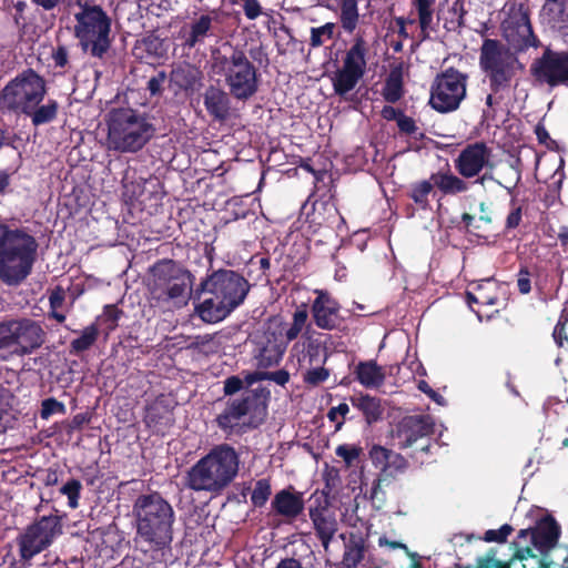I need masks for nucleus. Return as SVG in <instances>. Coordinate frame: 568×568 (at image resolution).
<instances>
[{
    "instance_id": "nucleus-1",
    "label": "nucleus",
    "mask_w": 568,
    "mask_h": 568,
    "mask_svg": "<svg viewBox=\"0 0 568 568\" xmlns=\"http://www.w3.org/2000/svg\"><path fill=\"white\" fill-rule=\"evenodd\" d=\"M204 300L196 306V313L206 323L224 320L245 300L250 284L231 270L213 272L201 284Z\"/></svg>"
},
{
    "instance_id": "nucleus-2",
    "label": "nucleus",
    "mask_w": 568,
    "mask_h": 568,
    "mask_svg": "<svg viewBox=\"0 0 568 568\" xmlns=\"http://www.w3.org/2000/svg\"><path fill=\"white\" fill-rule=\"evenodd\" d=\"M37 248L32 235L0 220V281L9 286L21 284L32 271Z\"/></svg>"
},
{
    "instance_id": "nucleus-3",
    "label": "nucleus",
    "mask_w": 568,
    "mask_h": 568,
    "mask_svg": "<svg viewBox=\"0 0 568 568\" xmlns=\"http://www.w3.org/2000/svg\"><path fill=\"white\" fill-rule=\"evenodd\" d=\"M239 465L240 458L233 447L217 445L190 468L186 486L195 491L219 493L236 477Z\"/></svg>"
},
{
    "instance_id": "nucleus-4",
    "label": "nucleus",
    "mask_w": 568,
    "mask_h": 568,
    "mask_svg": "<svg viewBox=\"0 0 568 568\" xmlns=\"http://www.w3.org/2000/svg\"><path fill=\"white\" fill-rule=\"evenodd\" d=\"M105 148L120 153L142 150L155 133L148 116L133 109H114L106 118Z\"/></svg>"
},
{
    "instance_id": "nucleus-5",
    "label": "nucleus",
    "mask_w": 568,
    "mask_h": 568,
    "mask_svg": "<svg viewBox=\"0 0 568 568\" xmlns=\"http://www.w3.org/2000/svg\"><path fill=\"white\" fill-rule=\"evenodd\" d=\"M192 285V274L173 261H161L151 268L149 293L159 307L171 311L186 305Z\"/></svg>"
},
{
    "instance_id": "nucleus-6",
    "label": "nucleus",
    "mask_w": 568,
    "mask_h": 568,
    "mask_svg": "<svg viewBox=\"0 0 568 568\" xmlns=\"http://www.w3.org/2000/svg\"><path fill=\"white\" fill-rule=\"evenodd\" d=\"M133 513L136 517L138 535L144 541L155 547H162L171 541L174 511L159 494L139 496Z\"/></svg>"
},
{
    "instance_id": "nucleus-7",
    "label": "nucleus",
    "mask_w": 568,
    "mask_h": 568,
    "mask_svg": "<svg viewBox=\"0 0 568 568\" xmlns=\"http://www.w3.org/2000/svg\"><path fill=\"white\" fill-rule=\"evenodd\" d=\"M73 11L74 36L83 51L101 58L110 48L111 20L100 6L77 0L69 4Z\"/></svg>"
},
{
    "instance_id": "nucleus-8",
    "label": "nucleus",
    "mask_w": 568,
    "mask_h": 568,
    "mask_svg": "<svg viewBox=\"0 0 568 568\" xmlns=\"http://www.w3.org/2000/svg\"><path fill=\"white\" fill-rule=\"evenodd\" d=\"M211 70L224 78L230 94L237 100H247L257 91L256 69L240 49H234L230 55L214 53Z\"/></svg>"
},
{
    "instance_id": "nucleus-9",
    "label": "nucleus",
    "mask_w": 568,
    "mask_h": 568,
    "mask_svg": "<svg viewBox=\"0 0 568 568\" xmlns=\"http://www.w3.org/2000/svg\"><path fill=\"white\" fill-rule=\"evenodd\" d=\"M44 342L40 323L31 318H11L0 322V359L31 354Z\"/></svg>"
},
{
    "instance_id": "nucleus-10",
    "label": "nucleus",
    "mask_w": 568,
    "mask_h": 568,
    "mask_svg": "<svg viewBox=\"0 0 568 568\" xmlns=\"http://www.w3.org/2000/svg\"><path fill=\"white\" fill-rule=\"evenodd\" d=\"M479 62L494 92L508 89L516 72L523 69L517 57L508 48L491 39L484 41Z\"/></svg>"
},
{
    "instance_id": "nucleus-11",
    "label": "nucleus",
    "mask_w": 568,
    "mask_h": 568,
    "mask_svg": "<svg viewBox=\"0 0 568 568\" xmlns=\"http://www.w3.org/2000/svg\"><path fill=\"white\" fill-rule=\"evenodd\" d=\"M44 94V80L33 70H28L4 87L0 95V108L30 113L43 100Z\"/></svg>"
},
{
    "instance_id": "nucleus-12",
    "label": "nucleus",
    "mask_w": 568,
    "mask_h": 568,
    "mask_svg": "<svg viewBox=\"0 0 568 568\" xmlns=\"http://www.w3.org/2000/svg\"><path fill=\"white\" fill-rule=\"evenodd\" d=\"M468 75L454 68L437 74L430 87V106L440 113L457 110L466 98Z\"/></svg>"
},
{
    "instance_id": "nucleus-13",
    "label": "nucleus",
    "mask_w": 568,
    "mask_h": 568,
    "mask_svg": "<svg viewBox=\"0 0 568 568\" xmlns=\"http://www.w3.org/2000/svg\"><path fill=\"white\" fill-rule=\"evenodd\" d=\"M366 41L363 36H356L345 54L342 68L332 75V84L336 94L346 95L363 78L366 70Z\"/></svg>"
},
{
    "instance_id": "nucleus-14",
    "label": "nucleus",
    "mask_w": 568,
    "mask_h": 568,
    "mask_svg": "<svg viewBox=\"0 0 568 568\" xmlns=\"http://www.w3.org/2000/svg\"><path fill=\"white\" fill-rule=\"evenodd\" d=\"M255 358L261 367L277 365L282 359L288 343L284 338V322L280 317L270 318L261 334L255 336Z\"/></svg>"
},
{
    "instance_id": "nucleus-15",
    "label": "nucleus",
    "mask_w": 568,
    "mask_h": 568,
    "mask_svg": "<svg viewBox=\"0 0 568 568\" xmlns=\"http://www.w3.org/2000/svg\"><path fill=\"white\" fill-rule=\"evenodd\" d=\"M61 534V525L55 516H44L30 525L18 539L21 558L29 560L47 549Z\"/></svg>"
},
{
    "instance_id": "nucleus-16",
    "label": "nucleus",
    "mask_w": 568,
    "mask_h": 568,
    "mask_svg": "<svg viewBox=\"0 0 568 568\" xmlns=\"http://www.w3.org/2000/svg\"><path fill=\"white\" fill-rule=\"evenodd\" d=\"M530 73L539 85H568V51L556 52L546 49L542 55L531 63Z\"/></svg>"
},
{
    "instance_id": "nucleus-17",
    "label": "nucleus",
    "mask_w": 568,
    "mask_h": 568,
    "mask_svg": "<svg viewBox=\"0 0 568 568\" xmlns=\"http://www.w3.org/2000/svg\"><path fill=\"white\" fill-rule=\"evenodd\" d=\"M247 414L260 419L266 415L265 403L253 390L246 392L241 398L229 402L225 409L216 417V422L221 428L230 429L237 426L240 419Z\"/></svg>"
},
{
    "instance_id": "nucleus-18",
    "label": "nucleus",
    "mask_w": 568,
    "mask_h": 568,
    "mask_svg": "<svg viewBox=\"0 0 568 568\" xmlns=\"http://www.w3.org/2000/svg\"><path fill=\"white\" fill-rule=\"evenodd\" d=\"M456 171L462 178L477 176L484 169H491V150L483 142L464 148L454 160Z\"/></svg>"
},
{
    "instance_id": "nucleus-19",
    "label": "nucleus",
    "mask_w": 568,
    "mask_h": 568,
    "mask_svg": "<svg viewBox=\"0 0 568 568\" xmlns=\"http://www.w3.org/2000/svg\"><path fill=\"white\" fill-rule=\"evenodd\" d=\"M503 33L508 43L518 51L536 45L529 18L524 12H516L504 21Z\"/></svg>"
},
{
    "instance_id": "nucleus-20",
    "label": "nucleus",
    "mask_w": 568,
    "mask_h": 568,
    "mask_svg": "<svg viewBox=\"0 0 568 568\" xmlns=\"http://www.w3.org/2000/svg\"><path fill=\"white\" fill-rule=\"evenodd\" d=\"M315 294L311 308L314 323L322 329L337 328L342 323L339 303L325 291L317 290Z\"/></svg>"
},
{
    "instance_id": "nucleus-21",
    "label": "nucleus",
    "mask_w": 568,
    "mask_h": 568,
    "mask_svg": "<svg viewBox=\"0 0 568 568\" xmlns=\"http://www.w3.org/2000/svg\"><path fill=\"white\" fill-rule=\"evenodd\" d=\"M559 526L552 518L540 520L534 529H523L518 534V544L530 541L537 551L542 555L552 549L559 538Z\"/></svg>"
},
{
    "instance_id": "nucleus-22",
    "label": "nucleus",
    "mask_w": 568,
    "mask_h": 568,
    "mask_svg": "<svg viewBox=\"0 0 568 568\" xmlns=\"http://www.w3.org/2000/svg\"><path fill=\"white\" fill-rule=\"evenodd\" d=\"M303 337L304 341L295 343L291 349V355L296 358L298 369L325 364L328 357L326 348L322 347L321 343L308 332H304Z\"/></svg>"
},
{
    "instance_id": "nucleus-23",
    "label": "nucleus",
    "mask_w": 568,
    "mask_h": 568,
    "mask_svg": "<svg viewBox=\"0 0 568 568\" xmlns=\"http://www.w3.org/2000/svg\"><path fill=\"white\" fill-rule=\"evenodd\" d=\"M433 432V423L428 416H408L398 425L396 438L402 449L410 447L418 438Z\"/></svg>"
},
{
    "instance_id": "nucleus-24",
    "label": "nucleus",
    "mask_w": 568,
    "mask_h": 568,
    "mask_svg": "<svg viewBox=\"0 0 568 568\" xmlns=\"http://www.w3.org/2000/svg\"><path fill=\"white\" fill-rule=\"evenodd\" d=\"M316 500L318 501L317 506L310 508V518L324 549L327 550L331 540L337 531V521L327 509L326 500Z\"/></svg>"
},
{
    "instance_id": "nucleus-25",
    "label": "nucleus",
    "mask_w": 568,
    "mask_h": 568,
    "mask_svg": "<svg viewBox=\"0 0 568 568\" xmlns=\"http://www.w3.org/2000/svg\"><path fill=\"white\" fill-rule=\"evenodd\" d=\"M203 103L207 113L216 121H225L230 115L231 100L229 94L215 85H210L203 93Z\"/></svg>"
},
{
    "instance_id": "nucleus-26",
    "label": "nucleus",
    "mask_w": 568,
    "mask_h": 568,
    "mask_svg": "<svg viewBox=\"0 0 568 568\" xmlns=\"http://www.w3.org/2000/svg\"><path fill=\"white\" fill-rule=\"evenodd\" d=\"M272 508L277 515L286 519H294L302 514L304 509L302 494L283 489L274 496Z\"/></svg>"
},
{
    "instance_id": "nucleus-27",
    "label": "nucleus",
    "mask_w": 568,
    "mask_h": 568,
    "mask_svg": "<svg viewBox=\"0 0 568 568\" xmlns=\"http://www.w3.org/2000/svg\"><path fill=\"white\" fill-rule=\"evenodd\" d=\"M202 71L190 63L178 64L170 73L171 85L184 91H195L199 89L202 84Z\"/></svg>"
},
{
    "instance_id": "nucleus-28",
    "label": "nucleus",
    "mask_w": 568,
    "mask_h": 568,
    "mask_svg": "<svg viewBox=\"0 0 568 568\" xmlns=\"http://www.w3.org/2000/svg\"><path fill=\"white\" fill-rule=\"evenodd\" d=\"M356 379L365 388L375 389L385 382V371L375 361L359 362L354 371Z\"/></svg>"
},
{
    "instance_id": "nucleus-29",
    "label": "nucleus",
    "mask_w": 568,
    "mask_h": 568,
    "mask_svg": "<svg viewBox=\"0 0 568 568\" xmlns=\"http://www.w3.org/2000/svg\"><path fill=\"white\" fill-rule=\"evenodd\" d=\"M214 17L211 14H201L194 18L189 27V33L185 38V45L194 48L203 43L205 38L212 34Z\"/></svg>"
},
{
    "instance_id": "nucleus-30",
    "label": "nucleus",
    "mask_w": 568,
    "mask_h": 568,
    "mask_svg": "<svg viewBox=\"0 0 568 568\" xmlns=\"http://www.w3.org/2000/svg\"><path fill=\"white\" fill-rule=\"evenodd\" d=\"M544 13L564 36H568V0H547Z\"/></svg>"
},
{
    "instance_id": "nucleus-31",
    "label": "nucleus",
    "mask_w": 568,
    "mask_h": 568,
    "mask_svg": "<svg viewBox=\"0 0 568 568\" xmlns=\"http://www.w3.org/2000/svg\"><path fill=\"white\" fill-rule=\"evenodd\" d=\"M430 180L440 192L448 195L465 193L469 189L465 180L450 172L433 174Z\"/></svg>"
},
{
    "instance_id": "nucleus-32",
    "label": "nucleus",
    "mask_w": 568,
    "mask_h": 568,
    "mask_svg": "<svg viewBox=\"0 0 568 568\" xmlns=\"http://www.w3.org/2000/svg\"><path fill=\"white\" fill-rule=\"evenodd\" d=\"M304 329L310 333L311 324L308 323V312L303 304L294 311L290 326L287 328L284 326V338L290 343L296 339Z\"/></svg>"
},
{
    "instance_id": "nucleus-33",
    "label": "nucleus",
    "mask_w": 568,
    "mask_h": 568,
    "mask_svg": "<svg viewBox=\"0 0 568 568\" xmlns=\"http://www.w3.org/2000/svg\"><path fill=\"white\" fill-rule=\"evenodd\" d=\"M339 8V22L347 33H353L359 21L356 0H336Z\"/></svg>"
},
{
    "instance_id": "nucleus-34",
    "label": "nucleus",
    "mask_w": 568,
    "mask_h": 568,
    "mask_svg": "<svg viewBox=\"0 0 568 568\" xmlns=\"http://www.w3.org/2000/svg\"><path fill=\"white\" fill-rule=\"evenodd\" d=\"M496 290V283L486 280L480 284H477L473 290L467 291V302L468 304L477 303L481 305H494L496 303V295L494 291Z\"/></svg>"
},
{
    "instance_id": "nucleus-35",
    "label": "nucleus",
    "mask_w": 568,
    "mask_h": 568,
    "mask_svg": "<svg viewBox=\"0 0 568 568\" xmlns=\"http://www.w3.org/2000/svg\"><path fill=\"white\" fill-rule=\"evenodd\" d=\"M352 403L365 415L368 423L377 420L383 413L379 400L369 395L352 398Z\"/></svg>"
},
{
    "instance_id": "nucleus-36",
    "label": "nucleus",
    "mask_w": 568,
    "mask_h": 568,
    "mask_svg": "<svg viewBox=\"0 0 568 568\" xmlns=\"http://www.w3.org/2000/svg\"><path fill=\"white\" fill-rule=\"evenodd\" d=\"M435 2L436 0H413V4L418 13V21L424 39L428 37V30L433 23Z\"/></svg>"
},
{
    "instance_id": "nucleus-37",
    "label": "nucleus",
    "mask_w": 568,
    "mask_h": 568,
    "mask_svg": "<svg viewBox=\"0 0 568 568\" xmlns=\"http://www.w3.org/2000/svg\"><path fill=\"white\" fill-rule=\"evenodd\" d=\"M58 112V103L54 100H49L45 104H39L32 109V112L27 113L31 116L32 123L34 125H41L48 122H51Z\"/></svg>"
},
{
    "instance_id": "nucleus-38",
    "label": "nucleus",
    "mask_w": 568,
    "mask_h": 568,
    "mask_svg": "<svg viewBox=\"0 0 568 568\" xmlns=\"http://www.w3.org/2000/svg\"><path fill=\"white\" fill-rule=\"evenodd\" d=\"M403 95V81L402 74L398 71H392L386 79L383 89V97L388 102H396Z\"/></svg>"
},
{
    "instance_id": "nucleus-39",
    "label": "nucleus",
    "mask_w": 568,
    "mask_h": 568,
    "mask_svg": "<svg viewBox=\"0 0 568 568\" xmlns=\"http://www.w3.org/2000/svg\"><path fill=\"white\" fill-rule=\"evenodd\" d=\"M365 546L363 541H351L343 556V565L345 568H356L364 559Z\"/></svg>"
},
{
    "instance_id": "nucleus-40",
    "label": "nucleus",
    "mask_w": 568,
    "mask_h": 568,
    "mask_svg": "<svg viewBox=\"0 0 568 568\" xmlns=\"http://www.w3.org/2000/svg\"><path fill=\"white\" fill-rule=\"evenodd\" d=\"M303 382L310 386H317L329 377V371L324 364H316L310 368H301Z\"/></svg>"
},
{
    "instance_id": "nucleus-41",
    "label": "nucleus",
    "mask_w": 568,
    "mask_h": 568,
    "mask_svg": "<svg viewBox=\"0 0 568 568\" xmlns=\"http://www.w3.org/2000/svg\"><path fill=\"white\" fill-rule=\"evenodd\" d=\"M434 186L435 185L433 181H420L413 185L410 197L418 206L422 209H427L428 195L433 191Z\"/></svg>"
},
{
    "instance_id": "nucleus-42",
    "label": "nucleus",
    "mask_w": 568,
    "mask_h": 568,
    "mask_svg": "<svg viewBox=\"0 0 568 568\" xmlns=\"http://www.w3.org/2000/svg\"><path fill=\"white\" fill-rule=\"evenodd\" d=\"M334 30H335V23H333V22H327L324 26H321L318 28H312L310 44L313 48L321 47L327 40H331L333 38Z\"/></svg>"
},
{
    "instance_id": "nucleus-43",
    "label": "nucleus",
    "mask_w": 568,
    "mask_h": 568,
    "mask_svg": "<svg viewBox=\"0 0 568 568\" xmlns=\"http://www.w3.org/2000/svg\"><path fill=\"white\" fill-rule=\"evenodd\" d=\"M97 337L98 329L94 326H88L82 331L80 337L72 341L71 347L75 352H83L95 342Z\"/></svg>"
},
{
    "instance_id": "nucleus-44",
    "label": "nucleus",
    "mask_w": 568,
    "mask_h": 568,
    "mask_svg": "<svg viewBox=\"0 0 568 568\" xmlns=\"http://www.w3.org/2000/svg\"><path fill=\"white\" fill-rule=\"evenodd\" d=\"M520 180V172L515 166L514 163H509L501 168L500 179L497 180V183L503 185L504 187L510 190L517 185Z\"/></svg>"
},
{
    "instance_id": "nucleus-45",
    "label": "nucleus",
    "mask_w": 568,
    "mask_h": 568,
    "mask_svg": "<svg viewBox=\"0 0 568 568\" xmlns=\"http://www.w3.org/2000/svg\"><path fill=\"white\" fill-rule=\"evenodd\" d=\"M270 495H271V485H270L268 480L261 479V480L256 481V484L253 488V491L251 495V500H252L253 505L261 507L267 501Z\"/></svg>"
},
{
    "instance_id": "nucleus-46",
    "label": "nucleus",
    "mask_w": 568,
    "mask_h": 568,
    "mask_svg": "<svg viewBox=\"0 0 568 568\" xmlns=\"http://www.w3.org/2000/svg\"><path fill=\"white\" fill-rule=\"evenodd\" d=\"M393 450L387 449L381 445H374L369 450V457L376 467L383 471L387 470V464Z\"/></svg>"
},
{
    "instance_id": "nucleus-47",
    "label": "nucleus",
    "mask_w": 568,
    "mask_h": 568,
    "mask_svg": "<svg viewBox=\"0 0 568 568\" xmlns=\"http://www.w3.org/2000/svg\"><path fill=\"white\" fill-rule=\"evenodd\" d=\"M80 489L81 483L77 479L69 480L61 488V493L68 496L69 505L72 508H75L78 506Z\"/></svg>"
},
{
    "instance_id": "nucleus-48",
    "label": "nucleus",
    "mask_w": 568,
    "mask_h": 568,
    "mask_svg": "<svg viewBox=\"0 0 568 568\" xmlns=\"http://www.w3.org/2000/svg\"><path fill=\"white\" fill-rule=\"evenodd\" d=\"M513 527L509 525H503L499 529H490L485 532L484 539L488 542H504L507 537L511 534Z\"/></svg>"
},
{
    "instance_id": "nucleus-49",
    "label": "nucleus",
    "mask_w": 568,
    "mask_h": 568,
    "mask_svg": "<svg viewBox=\"0 0 568 568\" xmlns=\"http://www.w3.org/2000/svg\"><path fill=\"white\" fill-rule=\"evenodd\" d=\"M336 455L344 459L347 466H351L361 454V448L351 445H339L336 448Z\"/></svg>"
},
{
    "instance_id": "nucleus-50",
    "label": "nucleus",
    "mask_w": 568,
    "mask_h": 568,
    "mask_svg": "<svg viewBox=\"0 0 568 568\" xmlns=\"http://www.w3.org/2000/svg\"><path fill=\"white\" fill-rule=\"evenodd\" d=\"M349 407L346 403H342L336 407H332L327 414L332 422L336 423V428L339 429L344 424V418L348 414Z\"/></svg>"
},
{
    "instance_id": "nucleus-51",
    "label": "nucleus",
    "mask_w": 568,
    "mask_h": 568,
    "mask_svg": "<svg viewBox=\"0 0 568 568\" xmlns=\"http://www.w3.org/2000/svg\"><path fill=\"white\" fill-rule=\"evenodd\" d=\"M242 1V8L244 11L245 17L248 20H255L257 17H260L263 13L262 6L260 4L258 0H241Z\"/></svg>"
},
{
    "instance_id": "nucleus-52",
    "label": "nucleus",
    "mask_w": 568,
    "mask_h": 568,
    "mask_svg": "<svg viewBox=\"0 0 568 568\" xmlns=\"http://www.w3.org/2000/svg\"><path fill=\"white\" fill-rule=\"evenodd\" d=\"M63 404L58 402L54 398H48L42 402V408H41V417L48 418L54 413L62 412L63 410Z\"/></svg>"
},
{
    "instance_id": "nucleus-53",
    "label": "nucleus",
    "mask_w": 568,
    "mask_h": 568,
    "mask_svg": "<svg viewBox=\"0 0 568 568\" xmlns=\"http://www.w3.org/2000/svg\"><path fill=\"white\" fill-rule=\"evenodd\" d=\"M397 125L399 130L407 134H417L418 128L415 121L405 114H399L397 118Z\"/></svg>"
},
{
    "instance_id": "nucleus-54",
    "label": "nucleus",
    "mask_w": 568,
    "mask_h": 568,
    "mask_svg": "<svg viewBox=\"0 0 568 568\" xmlns=\"http://www.w3.org/2000/svg\"><path fill=\"white\" fill-rule=\"evenodd\" d=\"M528 541H523V544H518V538L516 539V545H517V552H516V556L517 558H519L520 560H527L529 558H537V554H535V551H537V549L532 546H528L526 545Z\"/></svg>"
},
{
    "instance_id": "nucleus-55",
    "label": "nucleus",
    "mask_w": 568,
    "mask_h": 568,
    "mask_svg": "<svg viewBox=\"0 0 568 568\" xmlns=\"http://www.w3.org/2000/svg\"><path fill=\"white\" fill-rule=\"evenodd\" d=\"M407 467V460L399 454L392 452L388 464H387V470L394 469L396 471H404Z\"/></svg>"
},
{
    "instance_id": "nucleus-56",
    "label": "nucleus",
    "mask_w": 568,
    "mask_h": 568,
    "mask_svg": "<svg viewBox=\"0 0 568 568\" xmlns=\"http://www.w3.org/2000/svg\"><path fill=\"white\" fill-rule=\"evenodd\" d=\"M243 386V381L237 376H231L224 382V393L226 395H232L239 392Z\"/></svg>"
},
{
    "instance_id": "nucleus-57",
    "label": "nucleus",
    "mask_w": 568,
    "mask_h": 568,
    "mask_svg": "<svg viewBox=\"0 0 568 568\" xmlns=\"http://www.w3.org/2000/svg\"><path fill=\"white\" fill-rule=\"evenodd\" d=\"M266 379L273 381L274 383L284 386L290 381V374L285 369L276 372H266Z\"/></svg>"
},
{
    "instance_id": "nucleus-58",
    "label": "nucleus",
    "mask_w": 568,
    "mask_h": 568,
    "mask_svg": "<svg viewBox=\"0 0 568 568\" xmlns=\"http://www.w3.org/2000/svg\"><path fill=\"white\" fill-rule=\"evenodd\" d=\"M520 221H521V207L515 206L507 216L506 226H507V229H515L519 225Z\"/></svg>"
},
{
    "instance_id": "nucleus-59",
    "label": "nucleus",
    "mask_w": 568,
    "mask_h": 568,
    "mask_svg": "<svg viewBox=\"0 0 568 568\" xmlns=\"http://www.w3.org/2000/svg\"><path fill=\"white\" fill-rule=\"evenodd\" d=\"M49 301H50V306L52 310H58L59 307H61L64 302L63 291L60 288H57L55 291H53L50 295Z\"/></svg>"
},
{
    "instance_id": "nucleus-60",
    "label": "nucleus",
    "mask_w": 568,
    "mask_h": 568,
    "mask_svg": "<svg viewBox=\"0 0 568 568\" xmlns=\"http://www.w3.org/2000/svg\"><path fill=\"white\" fill-rule=\"evenodd\" d=\"M477 568H503V564L494 557H483L478 559Z\"/></svg>"
},
{
    "instance_id": "nucleus-61",
    "label": "nucleus",
    "mask_w": 568,
    "mask_h": 568,
    "mask_svg": "<svg viewBox=\"0 0 568 568\" xmlns=\"http://www.w3.org/2000/svg\"><path fill=\"white\" fill-rule=\"evenodd\" d=\"M164 73H160L159 77H153L149 80L148 82V89L150 90V92L152 94H156L160 92L161 90V85L164 81Z\"/></svg>"
},
{
    "instance_id": "nucleus-62",
    "label": "nucleus",
    "mask_w": 568,
    "mask_h": 568,
    "mask_svg": "<svg viewBox=\"0 0 568 568\" xmlns=\"http://www.w3.org/2000/svg\"><path fill=\"white\" fill-rule=\"evenodd\" d=\"M33 4L37 7H40L44 11H51L54 10L57 7H59L61 0H31Z\"/></svg>"
},
{
    "instance_id": "nucleus-63",
    "label": "nucleus",
    "mask_w": 568,
    "mask_h": 568,
    "mask_svg": "<svg viewBox=\"0 0 568 568\" xmlns=\"http://www.w3.org/2000/svg\"><path fill=\"white\" fill-rule=\"evenodd\" d=\"M518 288L519 291L523 293V294H527L530 292V281L528 278V273L527 272H520L519 274V278H518Z\"/></svg>"
},
{
    "instance_id": "nucleus-64",
    "label": "nucleus",
    "mask_w": 568,
    "mask_h": 568,
    "mask_svg": "<svg viewBox=\"0 0 568 568\" xmlns=\"http://www.w3.org/2000/svg\"><path fill=\"white\" fill-rule=\"evenodd\" d=\"M54 61L57 65L64 67L68 62V51L64 47H59L54 52Z\"/></svg>"
}]
</instances>
